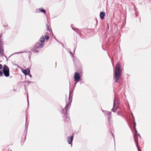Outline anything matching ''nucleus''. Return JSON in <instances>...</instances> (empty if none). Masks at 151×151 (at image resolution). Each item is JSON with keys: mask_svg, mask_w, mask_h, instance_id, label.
I'll return each instance as SVG.
<instances>
[{"mask_svg": "<svg viewBox=\"0 0 151 151\" xmlns=\"http://www.w3.org/2000/svg\"><path fill=\"white\" fill-rule=\"evenodd\" d=\"M73 136H70L68 137V142L69 144H70L71 146H72V142L73 140Z\"/></svg>", "mask_w": 151, "mask_h": 151, "instance_id": "9", "label": "nucleus"}, {"mask_svg": "<svg viewBox=\"0 0 151 151\" xmlns=\"http://www.w3.org/2000/svg\"><path fill=\"white\" fill-rule=\"evenodd\" d=\"M105 13L104 12H101L100 14V18L102 19H103L105 16Z\"/></svg>", "mask_w": 151, "mask_h": 151, "instance_id": "10", "label": "nucleus"}, {"mask_svg": "<svg viewBox=\"0 0 151 151\" xmlns=\"http://www.w3.org/2000/svg\"><path fill=\"white\" fill-rule=\"evenodd\" d=\"M38 10L40 11V12L43 13L44 14H45L46 12V11L45 9H43L42 8H39L38 9Z\"/></svg>", "mask_w": 151, "mask_h": 151, "instance_id": "15", "label": "nucleus"}, {"mask_svg": "<svg viewBox=\"0 0 151 151\" xmlns=\"http://www.w3.org/2000/svg\"><path fill=\"white\" fill-rule=\"evenodd\" d=\"M8 25L7 24H6V26H4L6 27H8Z\"/></svg>", "mask_w": 151, "mask_h": 151, "instance_id": "36", "label": "nucleus"}, {"mask_svg": "<svg viewBox=\"0 0 151 151\" xmlns=\"http://www.w3.org/2000/svg\"><path fill=\"white\" fill-rule=\"evenodd\" d=\"M23 73L25 75H28L30 73V70L28 69H26L23 71Z\"/></svg>", "mask_w": 151, "mask_h": 151, "instance_id": "12", "label": "nucleus"}, {"mask_svg": "<svg viewBox=\"0 0 151 151\" xmlns=\"http://www.w3.org/2000/svg\"><path fill=\"white\" fill-rule=\"evenodd\" d=\"M37 49L35 48L34 47L32 49V51L34 53H38L39 52L38 50Z\"/></svg>", "mask_w": 151, "mask_h": 151, "instance_id": "16", "label": "nucleus"}, {"mask_svg": "<svg viewBox=\"0 0 151 151\" xmlns=\"http://www.w3.org/2000/svg\"><path fill=\"white\" fill-rule=\"evenodd\" d=\"M29 75L30 77H32V76L31 74H29Z\"/></svg>", "mask_w": 151, "mask_h": 151, "instance_id": "32", "label": "nucleus"}, {"mask_svg": "<svg viewBox=\"0 0 151 151\" xmlns=\"http://www.w3.org/2000/svg\"><path fill=\"white\" fill-rule=\"evenodd\" d=\"M70 93H69V101H70Z\"/></svg>", "mask_w": 151, "mask_h": 151, "instance_id": "29", "label": "nucleus"}, {"mask_svg": "<svg viewBox=\"0 0 151 151\" xmlns=\"http://www.w3.org/2000/svg\"><path fill=\"white\" fill-rule=\"evenodd\" d=\"M74 81H79L81 78V76L79 73L77 72H76L75 73L74 76Z\"/></svg>", "mask_w": 151, "mask_h": 151, "instance_id": "7", "label": "nucleus"}, {"mask_svg": "<svg viewBox=\"0 0 151 151\" xmlns=\"http://www.w3.org/2000/svg\"><path fill=\"white\" fill-rule=\"evenodd\" d=\"M3 68V66H2V65L1 64H0V70H1V69Z\"/></svg>", "mask_w": 151, "mask_h": 151, "instance_id": "28", "label": "nucleus"}, {"mask_svg": "<svg viewBox=\"0 0 151 151\" xmlns=\"http://www.w3.org/2000/svg\"><path fill=\"white\" fill-rule=\"evenodd\" d=\"M1 35H2V34H1L0 35V39H1Z\"/></svg>", "mask_w": 151, "mask_h": 151, "instance_id": "35", "label": "nucleus"}, {"mask_svg": "<svg viewBox=\"0 0 151 151\" xmlns=\"http://www.w3.org/2000/svg\"><path fill=\"white\" fill-rule=\"evenodd\" d=\"M70 54L71 55H73V54H72V52H71V51H70Z\"/></svg>", "mask_w": 151, "mask_h": 151, "instance_id": "34", "label": "nucleus"}, {"mask_svg": "<svg viewBox=\"0 0 151 151\" xmlns=\"http://www.w3.org/2000/svg\"><path fill=\"white\" fill-rule=\"evenodd\" d=\"M1 61L0 60V63H1Z\"/></svg>", "mask_w": 151, "mask_h": 151, "instance_id": "42", "label": "nucleus"}, {"mask_svg": "<svg viewBox=\"0 0 151 151\" xmlns=\"http://www.w3.org/2000/svg\"><path fill=\"white\" fill-rule=\"evenodd\" d=\"M111 133H112V136L114 137V134H113L112 133V132H111Z\"/></svg>", "mask_w": 151, "mask_h": 151, "instance_id": "33", "label": "nucleus"}, {"mask_svg": "<svg viewBox=\"0 0 151 151\" xmlns=\"http://www.w3.org/2000/svg\"><path fill=\"white\" fill-rule=\"evenodd\" d=\"M49 29H50V28H49V26H48V25H47V30L48 31H49Z\"/></svg>", "mask_w": 151, "mask_h": 151, "instance_id": "27", "label": "nucleus"}, {"mask_svg": "<svg viewBox=\"0 0 151 151\" xmlns=\"http://www.w3.org/2000/svg\"><path fill=\"white\" fill-rule=\"evenodd\" d=\"M119 99L115 96L113 103V108L111 110L114 112H115L116 110L119 108Z\"/></svg>", "mask_w": 151, "mask_h": 151, "instance_id": "3", "label": "nucleus"}, {"mask_svg": "<svg viewBox=\"0 0 151 151\" xmlns=\"http://www.w3.org/2000/svg\"><path fill=\"white\" fill-rule=\"evenodd\" d=\"M26 124H25V129L26 130V132H27V128L28 125V123H27V117H26Z\"/></svg>", "mask_w": 151, "mask_h": 151, "instance_id": "17", "label": "nucleus"}, {"mask_svg": "<svg viewBox=\"0 0 151 151\" xmlns=\"http://www.w3.org/2000/svg\"><path fill=\"white\" fill-rule=\"evenodd\" d=\"M2 72L5 77H7L9 76V69L8 67L6 65H4Z\"/></svg>", "mask_w": 151, "mask_h": 151, "instance_id": "4", "label": "nucleus"}, {"mask_svg": "<svg viewBox=\"0 0 151 151\" xmlns=\"http://www.w3.org/2000/svg\"><path fill=\"white\" fill-rule=\"evenodd\" d=\"M102 111L103 112H104V113H105V111H104V110H102Z\"/></svg>", "mask_w": 151, "mask_h": 151, "instance_id": "38", "label": "nucleus"}, {"mask_svg": "<svg viewBox=\"0 0 151 151\" xmlns=\"http://www.w3.org/2000/svg\"><path fill=\"white\" fill-rule=\"evenodd\" d=\"M39 41L40 42V43H42V44L44 45V42H45V40L44 37L43 36H42L40 38V39Z\"/></svg>", "mask_w": 151, "mask_h": 151, "instance_id": "11", "label": "nucleus"}, {"mask_svg": "<svg viewBox=\"0 0 151 151\" xmlns=\"http://www.w3.org/2000/svg\"><path fill=\"white\" fill-rule=\"evenodd\" d=\"M139 136L140 137L139 135L136 134V132H135L134 134V141L136 143V145L137 144L138 145V137Z\"/></svg>", "mask_w": 151, "mask_h": 151, "instance_id": "8", "label": "nucleus"}, {"mask_svg": "<svg viewBox=\"0 0 151 151\" xmlns=\"http://www.w3.org/2000/svg\"><path fill=\"white\" fill-rule=\"evenodd\" d=\"M12 76H10V78H12Z\"/></svg>", "mask_w": 151, "mask_h": 151, "instance_id": "40", "label": "nucleus"}, {"mask_svg": "<svg viewBox=\"0 0 151 151\" xmlns=\"http://www.w3.org/2000/svg\"><path fill=\"white\" fill-rule=\"evenodd\" d=\"M131 115L133 117V121H134V117L133 116V114L132 113H131Z\"/></svg>", "mask_w": 151, "mask_h": 151, "instance_id": "26", "label": "nucleus"}, {"mask_svg": "<svg viewBox=\"0 0 151 151\" xmlns=\"http://www.w3.org/2000/svg\"><path fill=\"white\" fill-rule=\"evenodd\" d=\"M72 29H73V30H74V31H76V30H78V29L76 28V29H74L73 27H72Z\"/></svg>", "mask_w": 151, "mask_h": 151, "instance_id": "25", "label": "nucleus"}, {"mask_svg": "<svg viewBox=\"0 0 151 151\" xmlns=\"http://www.w3.org/2000/svg\"><path fill=\"white\" fill-rule=\"evenodd\" d=\"M29 59H30L31 57V56L32 54V53L29 51Z\"/></svg>", "mask_w": 151, "mask_h": 151, "instance_id": "21", "label": "nucleus"}, {"mask_svg": "<svg viewBox=\"0 0 151 151\" xmlns=\"http://www.w3.org/2000/svg\"><path fill=\"white\" fill-rule=\"evenodd\" d=\"M111 114V111H105L104 115L107 117V120L110 124L112 123V121L111 119L112 116Z\"/></svg>", "mask_w": 151, "mask_h": 151, "instance_id": "5", "label": "nucleus"}, {"mask_svg": "<svg viewBox=\"0 0 151 151\" xmlns=\"http://www.w3.org/2000/svg\"><path fill=\"white\" fill-rule=\"evenodd\" d=\"M75 50H76V48H74V52H75Z\"/></svg>", "mask_w": 151, "mask_h": 151, "instance_id": "37", "label": "nucleus"}, {"mask_svg": "<svg viewBox=\"0 0 151 151\" xmlns=\"http://www.w3.org/2000/svg\"><path fill=\"white\" fill-rule=\"evenodd\" d=\"M29 83H32V82H31V81H29Z\"/></svg>", "mask_w": 151, "mask_h": 151, "instance_id": "39", "label": "nucleus"}, {"mask_svg": "<svg viewBox=\"0 0 151 151\" xmlns=\"http://www.w3.org/2000/svg\"><path fill=\"white\" fill-rule=\"evenodd\" d=\"M72 100L71 99V101L68 102L67 104L66 103L65 106H61L62 110L61 113L63 115L62 117L65 122H69L70 120L68 116L67 110L70 108Z\"/></svg>", "mask_w": 151, "mask_h": 151, "instance_id": "1", "label": "nucleus"}, {"mask_svg": "<svg viewBox=\"0 0 151 151\" xmlns=\"http://www.w3.org/2000/svg\"><path fill=\"white\" fill-rule=\"evenodd\" d=\"M44 46V45L40 43V42H36L34 46V48L37 49H40L41 48H43Z\"/></svg>", "mask_w": 151, "mask_h": 151, "instance_id": "6", "label": "nucleus"}, {"mask_svg": "<svg viewBox=\"0 0 151 151\" xmlns=\"http://www.w3.org/2000/svg\"><path fill=\"white\" fill-rule=\"evenodd\" d=\"M117 115L119 116H122V114H121V113L119 111L117 112Z\"/></svg>", "mask_w": 151, "mask_h": 151, "instance_id": "24", "label": "nucleus"}, {"mask_svg": "<svg viewBox=\"0 0 151 151\" xmlns=\"http://www.w3.org/2000/svg\"><path fill=\"white\" fill-rule=\"evenodd\" d=\"M5 57L7 58L6 57V55H5Z\"/></svg>", "mask_w": 151, "mask_h": 151, "instance_id": "41", "label": "nucleus"}, {"mask_svg": "<svg viewBox=\"0 0 151 151\" xmlns=\"http://www.w3.org/2000/svg\"><path fill=\"white\" fill-rule=\"evenodd\" d=\"M121 65L120 63H118L116 65L115 68L114 73V78L115 80L114 82L119 83V82L118 81L119 78L121 76V74L122 73V70L121 69Z\"/></svg>", "mask_w": 151, "mask_h": 151, "instance_id": "2", "label": "nucleus"}, {"mask_svg": "<svg viewBox=\"0 0 151 151\" xmlns=\"http://www.w3.org/2000/svg\"><path fill=\"white\" fill-rule=\"evenodd\" d=\"M78 82H77V81H75V82L74 83V86H75L76 85V84H77V83Z\"/></svg>", "mask_w": 151, "mask_h": 151, "instance_id": "30", "label": "nucleus"}, {"mask_svg": "<svg viewBox=\"0 0 151 151\" xmlns=\"http://www.w3.org/2000/svg\"><path fill=\"white\" fill-rule=\"evenodd\" d=\"M133 126H134V129L135 131V132H136V134H137L138 135H139V136L140 137V135L139 134L137 133V131L136 130V123L135 122V121H134V123H133Z\"/></svg>", "mask_w": 151, "mask_h": 151, "instance_id": "13", "label": "nucleus"}, {"mask_svg": "<svg viewBox=\"0 0 151 151\" xmlns=\"http://www.w3.org/2000/svg\"><path fill=\"white\" fill-rule=\"evenodd\" d=\"M4 50L3 47L0 48V56L3 55H4Z\"/></svg>", "mask_w": 151, "mask_h": 151, "instance_id": "14", "label": "nucleus"}, {"mask_svg": "<svg viewBox=\"0 0 151 151\" xmlns=\"http://www.w3.org/2000/svg\"><path fill=\"white\" fill-rule=\"evenodd\" d=\"M27 102H28V105L29 104V100H28V96H27Z\"/></svg>", "mask_w": 151, "mask_h": 151, "instance_id": "31", "label": "nucleus"}, {"mask_svg": "<svg viewBox=\"0 0 151 151\" xmlns=\"http://www.w3.org/2000/svg\"><path fill=\"white\" fill-rule=\"evenodd\" d=\"M136 146L138 151H141V150L139 148L138 145L137 144Z\"/></svg>", "mask_w": 151, "mask_h": 151, "instance_id": "22", "label": "nucleus"}, {"mask_svg": "<svg viewBox=\"0 0 151 151\" xmlns=\"http://www.w3.org/2000/svg\"><path fill=\"white\" fill-rule=\"evenodd\" d=\"M15 52V53H14L13 54H12L11 55H13L15 54H19V53H22L23 52Z\"/></svg>", "mask_w": 151, "mask_h": 151, "instance_id": "23", "label": "nucleus"}, {"mask_svg": "<svg viewBox=\"0 0 151 151\" xmlns=\"http://www.w3.org/2000/svg\"><path fill=\"white\" fill-rule=\"evenodd\" d=\"M3 42L1 39H0V48L3 47Z\"/></svg>", "mask_w": 151, "mask_h": 151, "instance_id": "18", "label": "nucleus"}, {"mask_svg": "<svg viewBox=\"0 0 151 151\" xmlns=\"http://www.w3.org/2000/svg\"><path fill=\"white\" fill-rule=\"evenodd\" d=\"M45 38L46 40L48 41L49 38V37L47 35H45Z\"/></svg>", "mask_w": 151, "mask_h": 151, "instance_id": "19", "label": "nucleus"}, {"mask_svg": "<svg viewBox=\"0 0 151 151\" xmlns=\"http://www.w3.org/2000/svg\"><path fill=\"white\" fill-rule=\"evenodd\" d=\"M3 76L2 71L1 70H0V77Z\"/></svg>", "mask_w": 151, "mask_h": 151, "instance_id": "20", "label": "nucleus"}]
</instances>
